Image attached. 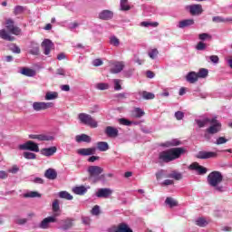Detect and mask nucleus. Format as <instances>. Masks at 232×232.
Masks as SVG:
<instances>
[{"instance_id": "nucleus-52", "label": "nucleus", "mask_w": 232, "mask_h": 232, "mask_svg": "<svg viewBox=\"0 0 232 232\" xmlns=\"http://www.w3.org/2000/svg\"><path fill=\"white\" fill-rule=\"evenodd\" d=\"M97 90H108L110 88V85L108 83L100 82L96 84Z\"/></svg>"}, {"instance_id": "nucleus-37", "label": "nucleus", "mask_w": 232, "mask_h": 232, "mask_svg": "<svg viewBox=\"0 0 232 232\" xmlns=\"http://www.w3.org/2000/svg\"><path fill=\"white\" fill-rule=\"evenodd\" d=\"M208 73H209V71H208V69L201 68L197 72L198 79H206V77H208Z\"/></svg>"}, {"instance_id": "nucleus-6", "label": "nucleus", "mask_w": 232, "mask_h": 232, "mask_svg": "<svg viewBox=\"0 0 232 232\" xmlns=\"http://www.w3.org/2000/svg\"><path fill=\"white\" fill-rule=\"evenodd\" d=\"M5 28L9 34H13V35H21V28L15 25V23L12 19H7L5 21Z\"/></svg>"}, {"instance_id": "nucleus-54", "label": "nucleus", "mask_w": 232, "mask_h": 232, "mask_svg": "<svg viewBox=\"0 0 232 232\" xmlns=\"http://www.w3.org/2000/svg\"><path fill=\"white\" fill-rule=\"evenodd\" d=\"M10 50L13 52V53H21V48H19V46L16 44H11Z\"/></svg>"}, {"instance_id": "nucleus-13", "label": "nucleus", "mask_w": 232, "mask_h": 232, "mask_svg": "<svg viewBox=\"0 0 232 232\" xmlns=\"http://www.w3.org/2000/svg\"><path fill=\"white\" fill-rule=\"evenodd\" d=\"M42 48L44 50V55H50V53L54 48V44L50 39H45L42 43Z\"/></svg>"}, {"instance_id": "nucleus-15", "label": "nucleus", "mask_w": 232, "mask_h": 232, "mask_svg": "<svg viewBox=\"0 0 232 232\" xmlns=\"http://www.w3.org/2000/svg\"><path fill=\"white\" fill-rule=\"evenodd\" d=\"M188 169H191L192 171H197L198 175H206V173H208V169H206V167L200 166L197 162L190 164Z\"/></svg>"}, {"instance_id": "nucleus-58", "label": "nucleus", "mask_w": 232, "mask_h": 232, "mask_svg": "<svg viewBox=\"0 0 232 232\" xmlns=\"http://www.w3.org/2000/svg\"><path fill=\"white\" fill-rule=\"evenodd\" d=\"M198 38L200 39V41H206V39H211V35L207 33H203L198 35Z\"/></svg>"}, {"instance_id": "nucleus-27", "label": "nucleus", "mask_w": 232, "mask_h": 232, "mask_svg": "<svg viewBox=\"0 0 232 232\" xmlns=\"http://www.w3.org/2000/svg\"><path fill=\"white\" fill-rule=\"evenodd\" d=\"M76 142H92V137H90L88 134H81L75 136Z\"/></svg>"}, {"instance_id": "nucleus-24", "label": "nucleus", "mask_w": 232, "mask_h": 232, "mask_svg": "<svg viewBox=\"0 0 232 232\" xmlns=\"http://www.w3.org/2000/svg\"><path fill=\"white\" fill-rule=\"evenodd\" d=\"M186 80L190 84H195V82H197V81H198V75L195 72H190L187 74Z\"/></svg>"}, {"instance_id": "nucleus-44", "label": "nucleus", "mask_w": 232, "mask_h": 232, "mask_svg": "<svg viewBox=\"0 0 232 232\" xmlns=\"http://www.w3.org/2000/svg\"><path fill=\"white\" fill-rule=\"evenodd\" d=\"M110 44H111L112 46H120L121 44V40H119V38H117V36H111L110 37Z\"/></svg>"}, {"instance_id": "nucleus-28", "label": "nucleus", "mask_w": 232, "mask_h": 232, "mask_svg": "<svg viewBox=\"0 0 232 232\" xmlns=\"http://www.w3.org/2000/svg\"><path fill=\"white\" fill-rule=\"evenodd\" d=\"M180 144H182V141L178 139H174L169 141H166L165 143H162L161 146H163L164 148H171L173 146H180Z\"/></svg>"}, {"instance_id": "nucleus-61", "label": "nucleus", "mask_w": 232, "mask_h": 232, "mask_svg": "<svg viewBox=\"0 0 232 232\" xmlns=\"http://www.w3.org/2000/svg\"><path fill=\"white\" fill-rule=\"evenodd\" d=\"M26 222H28L27 218H19V219H16L15 221V223L18 224V226H24Z\"/></svg>"}, {"instance_id": "nucleus-57", "label": "nucleus", "mask_w": 232, "mask_h": 232, "mask_svg": "<svg viewBox=\"0 0 232 232\" xmlns=\"http://www.w3.org/2000/svg\"><path fill=\"white\" fill-rule=\"evenodd\" d=\"M133 72H135L134 69H129L123 72L124 77H127L128 79L133 75Z\"/></svg>"}, {"instance_id": "nucleus-56", "label": "nucleus", "mask_w": 232, "mask_h": 232, "mask_svg": "<svg viewBox=\"0 0 232 232\" xmlns=\"http://www.w3.org/2000/svg\"><path fill=\"white\" fill-rule=\"evenodd\" d=\"M114 90H116V92H119V90H122V86H121V80H114Z\"/></svg>"}, {"instance_id": "nucleus-48", "label": "nucleus", "mask_w": 232, "mask_h": 232, "mask_svg": "<svg viewBox=\"0 0 232 232\" xmlns=\"http://www.w3.org/2000/svg\"><path fill=\"white\" fill-rule=\"evenodd\" d=\"M148 55L150 59H155L159 55V50L157 49H152L148 52Z\"/></svg>"}, {"instance_id": "nucleus-55", "label": "nucleus", "mask_w": 232, "mask_h": 232, "mask_svg": "<svg viewBox=\"0 0 232 232\" xmlns=\"http://www.w3.org/2000/svg\"><path fill=\"white\" fill-rule=\"evenodd\" d=\"M226 142H227V139L224 137H219L215 141V144H217L218 146H220V144H226Z\"/></svg>"}, {"instance_id": "nucleus-7", "label": "nucleus", "mask_w": 232, "mask_h": 232, "mask_svg": "<svg viewBox=\"0 0 232 232\" xmlns=\"http://www.w3.org/2000/svg\"><path fill=\"white\" fill-rule=\"evenodd\" d=\"M48 108H53V102H34L33 103V109L34 111L48 110Z\"/></svg>"}, {"instance_id": "nucleus-60", "label": "nucleus", "mask_w": 232, "mask_h": 232, "mask_svg": "<svg viewBox=\"0 0 232 232\" xmlns=\"http://www.w3.org/2000/svg\"><path fill=\"white\" fill-rule=\"evenodd\" d=\"M209 60H210L211 63H213L214 64H218V62L220 61V59L218 58V55H211V56H209Z\"/></svg>"}, {"instance_id": "nucleus-25", "label": "nucleus", "mask_w": 232, "mask_h": 232, "mask_svg": "<svg viewBox=\"0 0 232 232\" xmlns=\"http://www.w3.org/2000/svg\"><path fill=\"white\" fill-rule=\"evenodd\" d=\"M195 24V20L185 19L179 22L178 28H188V26H193Z\"/></svg>"}, {"instance_id": "nucleus-23", "label": "nucleus", "mask_w": 232, "mask_h": 232, "mask_svg": "<svg viewBox=\"0 0 232 232\" xmlns=\"http://www.w3.org/2000/svg\"><path fill=\"white\" fill-rule=\"evenodd\" d=\"M113 12L110 10H104L99 14V18L102 19L103 21H109V19H112Z\"/></svg>"}, {"instance_id": "nucleus-39", "label": "nucleus", "mask_w": 232, "mask_h": 232, "mask_svg": "<svg viewBox=\"0 0 232 232\" xmlns=\"http://www.w3.org/2000/svg\"><path fill=\"white\" fill-rule=\"evenodd\" d=\"M129 96H130V93L128 92H120V93L114 94V99H117V101L121 102V101H124V99H128Z\"/></svg>"}, {"instance_id": "nucleus-34", "label": "nucleus", "mask_w": 232, "mask_h": 232, "mask_svg": "<svg viewBox=\"0 0 232 232\" xmlns=\"http://www.w3.org/2000/svg\"><path fill=\"white\" fill-rule=\"evenodd\" d=\"M213 23H232V18H224L222 16L212 17Z\"/></svg>"}, {"instance_id": "nucleus-42", "label": "nucleus", "mask_w": 232, "mask_h": 232, "mask_svg": "<svg viewBox=\"0 0 232 232\" xmlns=\"http://www.w3.org/2000/svg\"><path fill=\"white\" fill-rule=\"evenodd\" d=\"M195 222L196 226H198L199 227H206L208 225V221L204 218H198Z\"/></svg>"}, {"instance_id": "nucleus-31", "label": "nucleus", "mask_w": 232, "mask_h": 232, "mask_svg": "<svg viewBox=\"0 0 232 232\" xmlns=\"http://www.w3.org/2000/svg\"><path fill=\"white\" fill-rule=\"evenodd\" d=\"M146 115V112L142 111V109L137 107L132 111V117H135V119H140V117H144Z\"/></svg>"}, {"instance_id": "nucleus-45", "label": "nucleus", "mask_w": 232, "mask_h": 232, "mask_svg": "<svg viewBox=\"0 0 232 232\" xmlns=\"http://www.w3.org/2000/svg\"><path fill=\"white\" fill-rule=\"evenodd\" d=\"M52 209H53V213H58V211H61V207L59 206V199H55L53 202Z\"/></svg>"}, {"instance_id": "nucleus-36", "label": "nucleus", "mask_w": 232, "mask_h": 232, "mask_svg": "<svg viewBox=\"0 0 232 232\" xmlns=\"http://www.w3.org/2000/svg\"><path fill=\"white\" fill-rule=\"evenodd\" d=\"M59 97V93L56 92H48L45 94V101H54V99H57Z\"/></svg>"}, {"instance_id": "nucleus-64", "label": "nucleus", "mask_w": 232, "mask_h": 232, "mask_svg": "<svg viewBox=\"0 0 232 232\" xmlns=\"http://www.w3.org/2000/svg\"><path fill=\"white\" fill-rule=\"evenodd\" d=\"M9 173H13L14 175H15V173H17V171H19V167H17V165H14L11 169H8Z\"/></svg>"}, {"instance_id": "nucleus-41", "label": "nucleus", "mask_w": 232, "mask_h": 232, "mask_svg": "<svg viewBox=\"0 0 232 232\" xmlns=\"http://www.w3.org/2000/svg\"><path fill=\"white\" fill-rule=\"evenodd\" d=\"M165 204L169 206V208H175V206H179V202H177V200H175L173 198H167Z\"/></svg>"}, {"instance_id": "nucleus-22", "label": "nucleus", "mask_w": 232, "mask_h": 232, "mask_svg": "<svg viewBox=\"0 0 232 232\" xmlns=\"http://www.w3.org/2000/svg\"><path fill=\"white\" fill-rule=\"evenodd\" d=\"M44 177L49 180H55L57 179V171L54 169H48L44 172Z\"/></svg>"}, {"instance_id": "nucleus-1", "label": "nucleus", "mask_w": 232, "mask_h": 232, "mask_svg": "<svg viewBox=\"0 0 232 232\" xmlns=\"http://www.w3.org/2000/svg\"><path fill=\"white\" fill-rule=\"evenodd\" d=\"M187 152L188 150L186 148H172L168 150L161 151L159 155V159L161 162H171L172 160L180 159V156Z\"/></svg>"}, {"instance_id": "nucleus-35", "label": "nucleus", "mask_w": 232, "mask_h": 232, "mask_svg": "<svg viewBox=\"0 0 232 232\" xmlns=\"http://www.w3.org/2000/svg\"><path fill=\"white\" fill-rule=\"evenodd\" d=\"M58 197L60 198H64L65 200H73V196H72L68 191H60Z\"/></svg>"}, {"instance_id": "nucleus-8", "label": "nucleus", "mask_w": 232, "mask_h": 232, "mask_svg": "<svg viewBox=\"0 0 232 232\" xmlns=\"http://www.w3.org/2000/svg\"><path fill=\"white\" fill-rule=\"evenodd\" d=\"M19 150H29V151L39 153V145L32 140H28L27 142L19 145Z\"/></svg>"}, {"instance_id": "nucleus-63", "label": "nucleus", "mask_w": 232, "mask_h": 232, "mask_svg": "<svg viewBox=\"0 0 232 232\" xmlns=\"http://www.w3.org/2000/svg\"><path fill=\"white\" fill-rule=\"evenodd\" d=\"M82 222L85 226H90V222H92V219L90 218H88V217H82Z\"/></svg>"}, {"instance_id": "nucleus-46", "label": "nucleus", "mask_w": 232, "mask_h": 232, "mask_svg": "<svg viewBox=\"0 0 232 232\" xmlns=\"http://www.w3.org/2000/svg\"><path fill=\"white\" fill-rule=\"evenodd\" d=\"M130 5H128V0H121V10L128 11L130 10Z\"/></svg>"}, {"instance_id": "nucleus-21", "label": "nucleus", "mask_w": 232, "mask_h": 232, "mask_svg": "<svg viewBox=\"0 0 232 232\" xmlns=\"http://www.w3.org/2000/svg\"><path fill=\"white\" fill-rule=\"evenodd\" d=\"M29 139H33L40 141H44V140H53V136H47L44 134H31L29 135Z\"/></svg>"}, {"instance_id": "nucleus-43", "label": "nucleus", "mask_w": 232, "mask_h": 232, "mask_svg": "<svg viewBox=\"0 0 232 232\" xmlns=\"http://www.w3.org/2000/svg\"><path fill=\"white\" fill-rule=\"evenodd\" d=\"M142 98L145 99V101H150V100L155 99V94H153V92H148L146 91H143Z\"/></svg>"}, {"instance_id": "nucleus-40", "label": "nucleus", "mask_w": 232, "mask_h": 232, "mask_svg": "<svg viewBox=\"0 0 232 232\" xmlns=\"http://www.w3.org/2000/svg\"><path fill=\"white\" fill-rule=\"evenodd\" d=\"M29 53H31V55H39V45L37 44H32V48L29 51Z\"/></svg>"}, {"instance_id": "nucleus-29", "label": "nucleus", "mask_w": 232, "mask_h": 232, "mask_svg": "<svg viewBox=\"0 0 232 232\" xmlns=\"http://www.w3.org/2000/svg\"><path fill=\"white\" fill-rule=\"evenodd\" d=\"M96 146L99 151H108L110 150V145L106 141H99L96 143Z\"/></svg>"}, {"instance_id": "nucleus-62", "label": "nucleus", "mask_w": 232, "mask_h": 232, "mask_svg": "<svg viewBox=\"0 0 232 232\" xmlns=\"http://www.w3.org/2000/svg\"><path fill=\"white\" fill-rule=\"evenodd\" d=\"M196 49L199 51L206 50V44H204L203 42H199L197 44Z\"/></svg>"}, {"instance_id": "nucleus-49", "label": "nucleus", "mask_w": 232, "mask_h": 232, "mask_svg": "<svg viewBox=\"0 0 232 232\" xmlns=\"http://www.w3.org/2000/svg\"><path fill=\"white\" fill-rule=\"evenodd\" d=\"M24 159L34 160L36 159L37 156L34 152H24Z\"/></svg>"}, {"instance_id": "nucleus-26", "label": "nucleus", "mask_w": 232, "mask_h": 232, "mask_svg": "<svg viewBox=\"0 0 232 232\" xmlns=\"http://www.w3.org/2000/svg\"><path fill=\"white\" fill-rule=\"evenodd\" d=\"M0 37L4 39V41H15V37L10 35V33L6 31V29L0 30Z\"/></svg>"}, {"instance_id": "nucleus-5", "label": "nucleus", "mask_w": 232, "mask_h": 232, "mask_svg": "<svg viewBox=\"0 0 232 232\" xmlns=\"http://www.w3.org/2000/svg\"><path fill=\"white\" fill-rule=\"evenodd\" d=\"M210 124L212 125L206 130L207 133L210 135H215L222 130V123L217 121V117L211 119Z\"/></svg>"}, {"instance_id": "nucleus-32", "label": "nucleus", "mask_w": 232, "mask_h": 232, "mask_svg": "<svg viewBox=\"0 0 232 232\" xmlns=\"http://www.w3.org/2000/svg\"><path fill=\"white\" fill-rule=\"evenodd\" d=\"M72 191L75 195H84L88 191V188L82 185L80 187L73 188Z\"/></svg>"}, {"instance_id": "nucleus-10", "label": "nucleus", "mask_w": 232, "mask_h": 232, "mask_svg": "<svg viewBox=\"0 0 232 232\" xmlns=\"http://www.w3.org/2000/svg\"><path fill=\"white\" fill-rule=\"evenodd\" d=\"M108 232H133L126 223H121L118 226L111 227Z\"/></svg>"}, {"instance_id": "nucleus-19", "label": "nucleus", "mask_w": 232, "mask_h": 232, "mask_svg": "<svg viewBox=\"0 0 232 232\" xmlns=\"http://www.w3.org/2000/svg\"><path fill=\"white\" fill-rule=\"evenodd\" d=\"M41 155H44V157H53V155H55L57 153V147L53 146L49 148H44L40 150Z\"/></svg>"}, {"instance_id": "nucleus-51", "label": "nucleus", "mask_w": 232, "mask_h": 232, "mask_svg": "<svg viewBox=\"0 0 232 232\" xmlns=\"http://www.w3.org/2000/svg\"><path fill=\"white\" fill-rule=\"evenodd\" d=\"M91 213L95 217H97L98 215H101V208L99 207V205L94 206L91 210Z\"/></svg>"}, {"instance_id": "nucleus-17", "label": "nucleus", "mask_w": 232, "mask_h": 232, "mask_svg": "<svg viewBox=\"0 0 232 232\" xmlns=\"http://www.w3.org/2000/svg\"><path fill=\"white\" fill-rule=\"evenodd\" d=\"M105 135L111 139H115L119 137V130L115 127L107 126L104 130Z\"/></svg>"}, {"instance_id": "nucleus-47", "label": "nucleus", "mask_w": 232, "mask_h": 232, "mask_svg": "<svg viewBox=\"0 0 232 232\" xmlns=\"http://www.w3.org/2000/svg\"><path fill=\"white\" fill-rule=\"evenodd\" d=\"M24 12V7L21 5H16L14 10V15H21Z\"/></svg>"}, {"instance_id": "nucleus-12", "label": "nucleus", "mask_w": 232, "mask_h": 232, "mask_svg": "<svg viewBox=\"0 0 232 232\" xmlns=\"http://www.w3.org/2000/svg\"><path fill=\"white\" fill-rule=\"evenodd\" d=\"M218 157V154L217 152L206 151V150H201L196 155L197 159H201V160L217 159Z\"/></svg>"}, {"instance_id": "nucleus-53", "label": "nucleus", "mask_w": 232, "mask_h": 232, "mask_svg": "<svg viewBox=\"0 0 232 232\" xmlns=\"http://www.w3.org/2000/svg\"><path fill=\"white\" fill-rule=\"evenodd\" d=\"M120 124H122V126H131L132 122L130 121V120H127L125 118L119 119Z\"/></svg>"}, {"instance_id": "nucleus-3", "label": "nucleus", "mask_w": 232, "mask_h": 232, "mask_svg": "<svg viewBox=\"0 0 232 232\" xmlns=\"http://www.w3.org/2000/svg\"><path fill=\"white\" fill-rule=\"evenodd\" d=\"M104 169L100 166H89L87 172L89 173V180L93 184H97L100 180H104L105 176L102 174Z\"/></svg>"}, {"instance_id": "nucleus-16", "label": "nucleus", "mask_w": 232, "mask_h": 232, "mask_svg": "<svg viewBox=\"0 0 232 232\" xmlns=\"http://www.w3.org/2000/svg\"><path fill=\"white\" fill-rule=\"evenodd\" d=\"M124 62H113L111 63V73H121L124 70Z\"/></svg>"}, {"instance_id": "nucleus-50", "label": "nucleus", "mask_w": 232, "mask_h": 232, "mask_svg": "<svg viewBox=\"0 0 232 232\" xmlns=\"http://www.w3.org/2000/svg\"><path fill=\"white\" fill-rule=\"evenodd\" d=\"M170 179H175V180H181L182 179V174L179 172H172L169 175Z\"/></svg>"}, {"instance_id": "nucleus-59", "label": "nucleus", "mask_w": 232, "mask_h": 232, "mask_svg": "<svg viewBox=\"0 0 232 232\" xmlns=\"http://www.w3.org/2000/svg\"><path fill=\"white\" fill-rule=\"evenodd\" d=\"M175 117L177 121H182V119H184V112L178 111L175 112Z\"/></svg>"}, {"instance_id": "nucleus-11", "label": "nucleus", "mask_w": 232, "mask_h": 232, "mask_svg": "<svg viewBox=\"0 0 232 232\" xmlns=\"http://www.w3.org/2000/svg\"><path fill=\"white\" fill-rule=\"evenodd\" d=\"M95 195L98 198H110V196L113 195V190L110 188H99Z\"/></svg>"}, {"instance_id": "nucleus-9", "label": "nucleus", "mask_w": 232, "mask_h": 232, "mask_svg": "<svg viewBox=\"0 0 232 232\" xmlns=\"http://www.w3.org/2000/svg\"><path fill=\"white\" fill-rule=\"evenodd\" d=\"M54 222H57V218H55V216H50L44 218L38 225V227H40V229H48L50 224H54Z\"/></svg>"}, {"instance_id": "nucleus-20", "label": "nucleus", "mask_w": 232, "mask_h": 232, "mask_svg": "<svg viewBox=\"0 0 232 232\" xmlns=\"http://www.w3.org/2000/svg\"><path fill=\"white\" fill-rule=\"evenodd\" d=\"M187 8L189 9L191 15H200V14L204 12L201 5H188Z\"/></svg>"}, {"instance_id": "nucleus-33", "label": "nucleus", "mask_w": 232, "mask_h": 232, "mask_svg": "<svg viewBox=\"0 0 232 232\" xmlns=\"http://www.w3.org/2000/svg\"><path fill=\"white\" fill-rule=\"evenodd\" d=\"M211 119L205 118L203 120H196V124H198V128H204L208 124H210Z\"/></svg>"}, {"instance_id": "nucleus-14", "label": "nucleus", "mask_w": 232, "mask_h": 232, "mask_svg": "<svg viewBox=\"0 0 232 232\" xmlns=\"http://www.w3.org/2000/svg\"><path fill=\"white\" fill-rule=\"evenodd\" d=\"M60 229L63 231H68L69 229H72L73 227V218H67L65 219H62L60 221Z\"/></svg>"}, {"instance_id": "nucleus-18", "label": "nucleus", "mask_w": 232, "mask_h": 232, "mask_svg": "<svg viewBox=\"0 0 232 232\" xmlns=\"http://www.w3.org/2000/svg\"><path fill=\"white\" fill-rule=\"evenodd\" d=\"M97 151V148L92 147L87 149H79L77 150L78 155H82V157H88L90 155H95Z\"/></svg>"}, {"instance_id": "nucleus-2", "label": "nucleus", "mask_w": 232, "mask_h": 232, "mask_svg": "<svg viewBox=\"0 0 232 232\" xmlns=\"http://www.w3.org/2000/svg\"><path fill=\"white\" fill-rule=\"evenodd\" d=\"M224 180L222 173L218 171H213L208 176V182L211 188H214L218 193H224L227 191V188L220 185V182Z\"/></svg>"}, {"instance_id": "nucleus-30", "label": "nucleus", "mask_w": 232, "mask_h": 232, "mask_svg": "<svg viewBox=\"0 0 232 232\" xmlns=\"http://www.w3.org/2000/svg\"><path fill=\"white\" fill-rule=\"evenodd\" d=\"M21 73L22 75H25V77H35V72L30 68L24 67Z\"/></svg>"}, {"instance_id": "nucleus-38", "label": "nucleus", "mask_w": 232, "mask_h": 232, "mask_svg": "<svg viewBox=\"0 0 232 232\" xmlns=\"http://www.w3.org/2000/svg\"><path fill=\"white\" fill-rule=\"evenodd\" d=\"M24 198H40L41 194L37 191H31L24 194Z\"/></svg>"}, {"instance_id": "nucleus-4", "label": "nucleus", "mask_w": 232, "mask_h": 232, "mask_svg": "<svg viewBox=\"0 0 232 232\" xmlns=\"http://www.w3.org/2000/svg\"><path fill=\"white\" fill-rule=\"evenodd\" d=\"M78 119L82 124H85V126H90V128H97L99 123L92 115L82 112L78 114Z\"/></svg>"}]
</instances>
